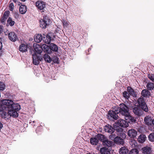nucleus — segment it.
Returning <instances> with one entry per match:
<instances>
[{
	"label": "nucleus",
	"instance_id": "f03ea898",
	"mask_svg": "<svg viewBox=\"0 0 154 154\" xmlns=\"http://www.w3.org/2000/svg\"><path fill=\"white\" fill-rule=\"evenodd\" d=\"M3 102L6 105V107L9 109L8 112V115L14 118L18 116V112L21 109L20 106L18 103H14L11 100L8 99L3 100Z\"/></svg>",
	"mask_w": 154,
	"mask_h": 154
},
{
	"label": "nucleus",
	"instance_id": "a878e982",
	"mask_svg": "<svg viewBox=\"0 0 154 154\" xmlns=\"http://www.w3.org/2000/svg\"><path fill=\"white\" fill-rule=\"evenodd\" d=\"M100 152L101 154H109L110 152L109 150L106 147L101 148L100 150Z\"/></svg>",
	"mask_w": 154,
	"mask_h": 154
},
{
	"label": "nucleus",
	"instance_id": "f8f14e48",
	"mask_svg": "<svg viewBox=\"0 0 154 154\" xmlns=\"http://www.w3.org/2000/svg\"><path fill=\"white\" fill-rule=\"evenodd\" d=\"M104 129L106 132H107L111 134L113 133L115 130L114 127L113 128L109 124H107L105 126Z\"/></svg>",
	"mask_w": 154,
	"mask_h": 154
},
{
	"label": "nucleus",
	"instance_id": "dca6fc26",
	"mask_svg": "<svg viewBox=\"0 0 154 154\" xmlns=\"http://www.w3.org/2000/svg\"><path fill=\"white\" fill-rule=\"evenodd\" d=\"M152 148L148 146H146L144 147L142 149V152L144 154H150L151 152Z\"/></svg>",
	"mask_w": 154,
	"mask_h": 154
},
{
	"label": "nucleus",
	"instance_id": "473e14b6",
	"mask_svg": "<svg viewBox=\"0 0 154 154\" xmlns=\"http://www.w3.org/2000/svg\"><path fill=\"white\" fill-rule=\"evenodd\" d=\"M98 142V140L96 138H91L90 139V143L92 145H96Z\"/></svg>",
	"mask_w": 154,
	"mask_h": 154
},
{
	"label": "nucleus",
	"instance_id": "5701e85b",
	"mask_svg": "<svg viewBox=\"0 0 154 154\" xmlns=\"http://www.w3.org/2000/svg\"><path fill=\"white\" fill-rule=\"evenodd\" d=\"M146 138V137L145 135L141 134L138 138V141L140 143H142L145 141Z\"/></svg>",
	"mask_w": 154,
	"mask_h": 154
},
{
	"label": "nucleus",
	"instance_id": "f257e3e1",
	"mask_svg": "<svg viewBox=\"0 0 154 154\" xmlns=\"http://www.w3.org/2000/svg\"><path fill=\"white\" fill-rule=\"evenodd\" d=\"M128 111V107L125 104H122L120 105V107L118 108L117 109H114V110L109 111L108 117L109 119L112 118L116 120L118 117L117 114L120 113L122 115L124 116V118L127 120V122H135L136 121L135 119L130 115Z\"/></svg>",
	"mask_w": 154,
	"mask_h": 154
},
{
	"label": "nucleus",
	"instance_id": "7c9ffc66",
	"mask_svg": "<svg viewBox=\"0 0 154 154\" xmlns=\"http://www.w3.org/2000/svg\"><path fill=\"white\" fill-rule=\"evenodd\" d=\"M152 119L149 116H146L145 117L144 119V121L147 125H149L152 122Z\"/></svg>",
	"mask_w": 154,
	"mask_h": 154
},
{
	"label": "nucleus",
	"instance_id": "72a5a7b5",
	"mask_svg": "<svg viewBox=\"0 0 154 154\" xmlns=\"http://www.w3.org/2000/svg\"><path fill=\"white\" fill-rule=\"evenodd\" d=\"M8 23L11 26H13L15 23V22L13 20L11 17H9L7 20Z\"/></svg>",
	"mask_w": 154,
	"mask_h": 154
},
{
	"label": "nucleus",
	"instance_id": "2f4dec72",
	"mask_svg": "<svg viewBox=\"0 0 154 154\" xmlns=\"http://www.w3.org/2000/svg\"><path fill=\"white\" fill-rule=\"evenodd\" d=\"M97 138L101 141L103 142V141L106 138L105 136L101 134H98L97 135Z\"/></svg>",
	"mask_w": 154,
	"mask_h": 154
},
{
	"label": "nucleus",
	"instance_id": "4468645a",
	"mask_svg": "<svg viewBox=\"0 0 154 154\" xmlns=\"http://www.w3.org/2000/svg\"><path fill=\"white\" fill-rule=\"evenodd\" d=\"M137 131L134 129H131L129 130L128 132V135L131 138H134L137 136Z\"/></svg>",
	"mask_w": 154,
	"mask_h": 154
},
{
	"label": "nucleus",
	"instance_id": "a18cd8bd",
	"mask_svg": "<svg viewBox=\"0 0 154 154\" xmlns=\"http://www.w3.org/2000/svg\"><path fill=\"white\" fill-rule=\"evenodd\" d=\"M62 23L64 27H66L69 25L68 23L66 20H63Z\"/></svg>",
	"mask_w": 154,
	"mask_h": 154
},
{
	"label": "nucleus",
	"instance_id": "7ed1b4c3",
	"mask_svg": "<svg viewBox=\"0 0 154 154\" xmlns=\"http://www.w3.org/2000/svg\"><path fill=\"white\" fill-rule=\"evenodd\" d=\"M43 48L44 50L48 54H50L52 52V51L55 52H57L58 50L57 46L55 44L51 43L49 46L45 44H43Z\"/></svg>",
	"mask_w": 154,
	"mask_h": 154
},
{
	"label": "nucleus",
	"instance_id": "3c124183",
	"mask_svg": "<svg viewBox=\"0 0 154 154\" xmlns=\"http://www.w3.org/2000/svg\"><path fill=\"white\" fill-rule=\"evenodd\" d=\"M2 43L0 41V51L2 50Z\"/></svg>",
	"mask_w": 154,
	"mask_h": 154
},
{
	"label": "nucleus",
	"instance_id": "49530a36",
	"mask_svg": "<svg viewBox=\"0 0 154 154\" xmlns=\"http://www.w3.org/2000/svg\"><path fill=\"white\" fill-rule=\"evenodd\" d=\"M20 14H19L17 12H15L14 13V17L16 19H18L19 18Z\"/></svg>",
	"mask_w": 154,
	"mask_h": 154
},
{
	"label": "nucleus",
	"instance_id": "4c0bfd02",
	"mask_svg": "<svg viewBox=\"0 0 154 154\" xmlns=\"http://www.w3.org/2000/svg\"><path fill=\"white\" fill-rule=\"evenodd\" d=\"M138 151L135 148L132 149L129 152V154H138Z\"/></svg>",
	"mask_w": 154,
	"mask_h": 154
},
{
	"label": "nucleus",
	"instance_id": "0eeeda50",
	"mask_svg": "<svg viewBox=\"0 0 154 154\" xmlns=\"http://www.w3.org/2000/svg\"><path fill=\"white\" fill-rule=\"evenodd\" d=\"M50 20V19L48 17H43V19L39 21L40 27L43 29H45L49 25Z\"/></svg>",
	"mask_w": 154,
	"mask_h": 154
},
{
	"label": "nucleus",
	"instance_id": "393cba45",
	"mask_svg": "<svg viewBox=\"0 0 154 154\" xmlns=\"http://www.w3.org/2000/svg\"><path fill=\"white\" fill-rule=\"evenodd\" d=\"M19 11L20 14H25L26 11V8L24 5H21L19 8Z\"/></svg>",
	"mask_w": 154,
	"mask_h": 154
},
{
	"label": "nucleus",
	"instance_id": "e433bc0d",
	"mask_svg": "<svg viewBox=\"0 0 154 154\" xmlns=\"http://www.w3.org/2000/svg\"><path fill=\"white\" fill-rule=\"evenodd\" d=\"M127 90L130 95H133L134 94V90L131 87H128L127 88Z\"/></svg>",
	"mask_w": 154,
	"mask_h": 154
},
{
	"label": "nucleus",
	"instance_id": "603ef678",
	"mask_svg": "<svg viewBox=\"0 0 154 154\" xmlns=\"http://www.w3.org/2000/svg\"><path fill=\"white\" fill-rule=\"evenodd\" d=\"M3 127V125L0 122V129Z\"/></svg>",
	"mask_w": 154,
	"mask_h": 154
},
{
	"label": "nucleus",
	"instance_id": "1a4fd4ad",
	"mask_svg": "<svg viewBox=\"0 0 154 154\" xmlns=\"http://www.w3.org/2000/svg\"><path fill=\"white\" fill-rule=\"evenodd\" d=\"M33 63L35 65H38L42 59L41 57L38 56L36 54L32 55Z\"/></svg>",
	"mask_w": 154,
	"mask_h": 154
},
{
	"label": "nucleus",
	"instance_id": "a211bd4d",
	"mask_svg": "<svg viewBox=\"0 0 154 154\" xmlns=\"http://www.w3.org/2000/svg\"><path fill=\"white\" fill-rule=\"evenodd\" d=\"M27 45L24 44H22L19 46V50L21 52H26L27 51Z\"/></svg>",
	"mask_w": 154,
	"mask_h": 154
},
{
	"label": "nucleus",
	"instance_id": "c9c22d12",
	"mask_svg": "<svg viewBox=\"0 0 154 154\" xmlns=\"http://www.w3.org/2000/svg\"><path fill=\"white\" fill-rule=\"evenodd\" d=\"M148 138L150 141H154V132H152L149 135Z\"/></svg>",
	"mask_w": 154,
	"mask_h": 154
},
{
	"label": "nucleus",
	"instance_id": "09e8293b",
	"mask_svg": "<svg viewBox=\"0 0 154 154\" xmlns=\"http://www.w3.org/2000/svg\"><path fill=\"white\" fill-rule=\"evenodd\" d=\"M3 26L2 25H0V35L3 31Z\"/></svg>",
	"mask_w": 154,
	"mask_h": 154
},
{
	"label": "nucleus",
	"instance_id": "39448f33",
	"mask_svg": "<svg viewBox=\"0 0 154 154\" xmlns=\"http://www.w3.org/2000/svg\"><path fill=\"white\" fill-rule=\"evenodd\" d=\"M129 125L127 122L123 119H119L117 122H115L114 124V127L115 130L117 129V128H120V127H127Z\"/></svg>",
	"mask_w": 154,
	"mask_h": 154
},
{
	"label": "nucleus",
	"instance_id": "f3484780",
	"mask_svg": "<svg viewBox=\"0 0 154 154\" xmlns=\"http://www.w3.org/2000/svg\"><path fill=\"white\" fill-rule=\"evenodd\" d=\"M114 141L115 143L123 145L124 143L123 140L120 137L118 136H116L114 138Z\"/></svg>",
	"mask_w": 154,
	"mask_h": 154
},
{
	"label": "nucleus",
	"instance_id": "79ce46f5",
	"mask_svg": "<svg viewBox=\"0 0 154 154\" xmlns=\"http://www.w3.org/2000/svg\"><path fill=\"white\" fill-rule=\"evenodd\" d=\"M7 19L1 17L0 19V21L2 24L5 25L6 24V20Z\"/></svg>",
	"mask_w": 154,
	"mask_h": 154
},
{
	"label": "nucleus",
	"instance_id": "20e7f679",
	"mask_svg": "<svg viewBox=\"0 0 154 154\" xmlns=\"http://www.w3.org/2000/svg\"><path fill=\"white\" fill-rule=\"evenodd\" d=\"M137 101L139 106L143 110L146 112H148V108L143 97H140L138 99Z\"/></svg>",
	"mask_w": 154,
	"mask_h": 154
},
{
	"label": "nucleus",
	"instance_id": "f704fd0d",
	"mask_svg": "<svg viewBox=\"0 0 154 154\" xmlns=\"http://www.w3.org/2000/svg\"><path fill=\"white\" fill-rule=\"evenodd\" d=\"M9 13L10 12L9 11H6L4 12L3 14L2 17L7 19L9 16Z\"/></svg>",
	"mask_w": 154,
	"mask_h": 154
},
{
	"label": "nucleus",
	"instance_id": "c85d7f7f",
	"mask_svg": "<svg viewBox=\"0 0 154 154\" xmlns=\"http://www.w3.org/2000/svg\"><path fill=\"white\" fill-rule=\"evenodd\" d=\"M3 101V100L1 101H0V112L3 111L7 108L6 105L5 104Z\"/></svg>",
	"mask_w": 154,
	"mask_h": 154
},
{
	"label": "nucleus",
	"instance_id": "8fccbe9b",
	"mask_svg": "<svg viewBox=\"0 0 154 154\" xmlns=\"http://www.w3.org/2000/svg\"><path fill=\"white\" fill-rule=\"evenodd\" d=\"M2 116L3 115V116L5 117V118L6 117H5L7 115L6 113V112H2Z\"/></svg>",
	"mask_w": 154,
	"mask_h": 154
},
{
	"label": "nucleus",
	"instance_id": "b1692460",
	"mask_svg": "<svg viewBox=\"0 0 154 154\" xmlns=\"http://www.w3.org/2000/svg\"><path fill=\"white\" fill-rule=\"evenodd\" d=\"M43 40L46 44H49L51 41V37L49 35H47L44 37Z\"/></svg>",
	"mask_w": 154,
	"mask_h": 154
},
{
	"label": "nucleus",
	"instance_id": "c03bdc74",
	"mask_svg": "<svg viewBox=\"0 0 154 154\" xmlns=\"http://www.w3.org/2000/svg\"><path fill=\"white\" fill-rule=\"evenodd\" d=\"M148 78L152 81V82H154V75L152 74H149L148 75Z\"/></svg>",
	"mask_w": 154,
	"mask_h": 154
},
{
	"label": "nucleus",
	"instance_id": "ddd939ff",
	"mask_svg": "<svg viewBox=\"0 0 154 154\" xmlns=\"http://www.w3.org/2000/svg\"><path fill=\"white\" fill-rule=\"evenodd\" d=\"M35 5L40 10H43L45 7V4L42 1L38 0L35 3Z\"/></svg>",
	"mask_w": 154,
	"mask_h": 154
},
{
	"label": "nucleus",
	"instance_id": "6e6d98bb",
	"mask_svg": "<svg viewBox=\"0 0 154 154\" xmlns=\"http://www.w3.org/2000/svg\"><path fill=\"white\" fill-rule=\"evenodd\" d=\"M21 1H23V2H24L26 0H21Z\"/></svg>",
	"mask_w": 154,
	"mask_h": 154
},
{
	"label": "nucleus",
	"instance_id": "6ab92c4d",
	"mask_svg": "<svg viewBox=\"0 0 154 154\" xmlns=\"http://www.w3.org/2000/svg\"><path fill=\"white\" fill-rule=\"evenodd\" d=\"M102 143L104 146L109 147L112 145V142L111 141L109 140L106 138V139L103 141Z\"/></svg>",
	"mask_w": 154,
	"mask_h": 154
},
{
	"label": "nucleus",
	"instance_id": "58836bf2",
	"mask_svg": "<svg viewBox=\"0 0 154 154\" xmlns=\"http://www.w3.org/2000/svg\"><path fill=\"white\" fill-rule=\"evenodd\" d=\"M147 125L148 126V128L149 130L152 131H154V125L152 122Z\"/></svg>",
	"mask_w": 154,
	"mask_h": 154
},
{
	"label": "nucleus",
	"instance_id": "6e6552de",
	"mask_svg": "<svg viewBox=\"0 0 154 154\" xmlns=\"http://www.w3.org/2000/svg\"><path fill=\"white\" fill-rule=\"evenodd\" d=\"M43 44L41 46L37 43H34L33 47L35 51V54H36V53L38 54H40L42 53V51L44 52H46V51L44 50V48H43Z\"/></svg>",
	"mask_w": 154,
	"mask_h": 154
},
{
	"label": "nucleus",
	"instance_id": "cd10ccee",
	"mask_svg": "<svg viewBox=\"0 0 154 154\" xmlns=\"http://www.w3.org/2000/svg\"><path fill=\"white\" fill-rule=\"evenodd\" d=\"M44 58L45 60L47 62L50 63L52 61V59L50 56L47 54H45L44 55Z\"/></svg>",
	"mask_w": 154,
	"mask_h": 154
},
{
	"label": "nucleus",
	"instance_id": "bb28decb",
	"mask_svg": "<svg viewBox=\"0 0 154 154\" xmlns=\"http://www.w3.org/2000/svg\"><path fill=\"white\" fill-rule=\"evenodd\" d=\"M130 146L132 148H135L137 146V143L136 140L134 139H131L129 141Z\"/></svg>",
	"mask_w": 154,
	"mask_h": 154
},
{
	"label": "nucleus",
	"instance_id": "864d4df0",
	"mask_svg": "<svg viewBox=\"0 0 154 154\" xmlns=\"http://www.w3.org/2000/svg\"><path fill=\"white\" fill-rule=\"evenodd\" d=\"M18 0H13V1L14 2L16 3L17 2V1Z\"/></svg>",
	"mask_w": 154,
	"mask_h": 154
},
{
	"label": "nucleus",
	"instance_id": "37998d69",
	"mask_svg": "<svg viewBox=\"0 0 154 154\" xmlns=\"http://www.w3.org/2000/svg\"><path fill=\"white\" fill-rule=\"evenodd\" d=\"M14 5L13 3H11L9 5V9L11 11H13L14 9Z\"/></svg>",
	"mask_w": 154,
	"mask_h": 154
},
{
	"label": "nucleus",
	"instance_id": "9d476101",
	"mask_svg": "<svg viewBox=\"0 0 154 154\" xmlns=\"http://www.w3.org/2000/svg\"><path fill=\"white\" fill-rule=\"evenodd\" d=\"M115 130L117 132L118 135L120 136L121 138L123 140L126 136V135L125 132L123 131V129L121 128H117Z\"/></svg>",
	"mask_w": 154,
	"mask_h": 154
},
{
	"label": "nucleus",
	"instance_id": "9b49d317",
	"mask_svg": "<svg viewBox=\"0 0 154 154\" xmlns=\"http://www.w3.org/2000/svg\"><path fill=\"white\" fill-rule=\"evenodd\" d=\"M132 111L137 116H140L143 115L142 110L137 106H135L132 107Z\"/></svg>",
	"mask_w": 154,
	"mask_h": 154
},
{
	"label": "nucleus",
	"instance_id": "412c9836",
	"mask_svg": "<svg viewBox=\"0 0 154 154\" xmlns=\"http://www.w3.org/2000/svg\"><path fill=\"white\" fill-rule=\"evenodd\" d=\"M128 148L125 146L122 147L119 150L120 154H128Z\"/></svg>",
	"mask_w": 154,
	"mask_h": 154
},
{
	"label": "nucleus",
	"instance_id": "c756f323",
	"mask_svg": "<svg viewBox=\"0 0 154 154\" xmlns=\"http://www.w3.org/2000/svg\"><path fill=\"white\" fill-rule=\"evenodd\" d=\"M146 87L149 90H153L154 88V84L152 82H149L146 85Z\"/></svg>",
	"mask_w": 154,
	"mask_h": 154
},
{
	"label": "nucleus",
	"instance_id": "5fc2aeb1",
	"mask_svg": "<svg viewBox=\"0 0 154 154\" xmlns=\"http://www.w3.org/2000/svg\"><path fill=\"white\" fill-rule=\"evenodd\" d=\"M152 122L153 123V124L154 125V119L152 121Z\"/></svg>",
	"mask_w": 154,
	"mask_h": 154
},
{
	"label": "nucleus",
	"instance_id": "4be33fe9",
	"mask_svg": "<svg viewBox=\"0 0 154 154\" xmlns=\"http://www.w3.org/2000/svg\"><path fill=\"white\" fill-rule=\"evenodd\" d=\"M43 39L42 36L41 34H38L35 36L34 41L37 43H39Z\"/></svg>",
	"mask_w": 154,
	"mask_h": 154
},
{
	"label": "nucleus",
	"instance_id": "a19ab883",
	"mask_svg": "<svg viewBox=\"0 0 154 154\" xmlns=\"http://www.w3.org/2000/svg\"><path fill=\"white\" fill-rule=\"evenodd\" d=\"M5 85L3 82H0V90L3 91L5 89Z\"/></svg>",
	"mask_w": 154,
	"mask_h": 154
},
{
	"label": "nucleus",
	"instance_id": "aec40b11",
	"mask_svg": "<svg viewBox=\"0 0 154 154\" xmlns=\"http://www.w3.org/2000/svg\"><path fill=\"white\" fill-rule=\"evenodd\" d=\"M141 94L144 97H149L150 96V93L148 90L146 89H144L142 91Z\"/></svg>",
	"mask_w": 154,
	"mask_h": 154
},
{
	"label": "nucleus",
	"instance_id": "423d86ee",
	"mask_svg": "<svg viewBox=\"0 0 154 154\" xmlns=\"http://www.w3.org/2000/svg\"><path fill=\"white\" fill-rule=\"evenodd\" d=\"M50 20V19L48 17H43V19L39 21L40 27L43 29H45L49 25Z\"/></svg>",
	"mask_w": 154,
	"mask_h": 154
},
{
	"label": "nucleus",
	"instance_id": "ea45409f",
	"mask_svg": "<svg viewBox=\"0 0 154 154\" xmlns=\"http://www.w3.org/2000/svg\"><path fill=\"white\" fill-rule=\"evenodd\" d=\"M123 96L125 99H128L129 97V94L127 91L123 92Z\"/></svg>",
	"mask_w": 154,
	"mask_h": 154
},
{
	"label": "nucleus",
	"instance_id": "de8ad7c7",
	"mask_svg": "<svg viewBox=\"0 0 154 154\" xmlns=\"http://www.w3.org/2000/svg\"><path fill=\"white\" fill-rule=\"evenodd\" d=\"M116 135H115V134H112L110 135L109 136V138L111 139L112 140H114V138L116 137Z\"/></svg>",
	"mask_w": 154,
	"mask_h": 154
},
{
	"label": "nucleus",
	"instance_id": "4d7b16f0",
	"mask_svg": "<svg viewBox=\"0 0 154 154\" xmlns=\"http://www.w3.org/2000/svg\"><path fill=\"white\" fill-rule=\"evenodd\" d=\"M18 5H20V4H18Z\"/></svg>",
	"mask_w": 154,
	"mask_h": 154
},
{
	"label": "nucleus",
	"instance_id": "2eb2a0df",
	"mask_svg": "<svg viewBox=\"0 0 154 154\" xmlns=\"http://www.w3.org/2000/svg\"><path fill=\"white\" fill-rule=\"evenodd\" d=\"M8 36L9 39L11 41L15 42L18 39L17 36L14 32H10L8 34Z\"/></svg>",
	"mask_w": 154,
	"mask_h": 154
}]
</instances>
